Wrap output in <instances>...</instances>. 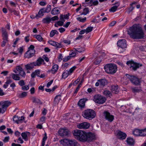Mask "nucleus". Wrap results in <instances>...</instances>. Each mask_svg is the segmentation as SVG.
<instances>
[{
    "label": "nucleus",
    "instance_id": "nucleus-1",
    "mask_svg": "<svg viewBox=\"0 0 146 146\" xmlns=\"http://www.w3.org/2000/svg\"><path fill=\"white\" fill-rule=\"evenodd\" d=\"M128 34L131 37L134 39H142L144 37L142 29L136 25H134L129 28L128 31Z\"/></svg>",
    "mask_w": 146,
    "mask_h": 146
},
{
    "label": "nucleus",
    "instance_id": "nucleus-2",
    "mask_svg": "<svg viewBox=\"0 0 146 146\" xmlns=\"http://www.w3.org/2000/svg\"><path fill=\"white\" fill-rule=\"evenodd\" d=\"M86 132L79 130H75L73 133V135L76 138L82 141H86Z\"/></svg>",
    "mask_w": 146,
    "mask_h": 146
},
{
    "label": "nucleus",
    "instance_id": "nucleus-3",
    "mask_svg": "<svg viewBox=\"0 0 146 146\" xmlns=\"http://www.w3.org/2000/svg\"><path fill=\"white\" fill-rule=\"evenodd\" d=\"M104 69L107 73L112 74L115 73L117 70V66L113 64H106L104 67Z\"/></svg>",
    "mask_w": 146,
    "mask_h": 146
},
{
    "label": "nucleus",
    "instance_id": "nucleus-4",
    "mask_svg": "<svg viewBox=\"0 0 146 146\" xmlns=\"http://www.w3.org/2000/svg\"><path fill=\"white\" fill-rule=\"evenodd\" d=\"M82 116L87 119L91 120L94 119L96 116L95 112L93 110L87 109L83 111L82 113Z\"/></svg>",
    "mask_w": 146,
    "mask_h": 146
},
{
    "label": "nucleus",
    "instance_id": "nucleus-5",
    "mask_svg": "<svg viewBox=\"0 0 146 146\" xmlns=\"http://www.w3.org/2000/svg\"><path fill=\"white\" fill-rule=\"evenodd\" d=\"M93 100L96 103L102 104L105 102L106 99L103 96L100 94H98L94 96Z\"/></svg>",
    "mask_w": 146,
    "mask_h": 146
},
{
    "label": "nucleus",
    "instance_id": "nucleus-6",
    "mask_svg": "<svg viewBox=\"0 0 146 146\" xmlns=\"http://www.w3.org/2000/svg\"><path fill=\"white\" fill-rule=\"evenodd\" d=\"M126 64L129 66L131 69L134 71L136 70L137 68L142 66L141 64L134 62L133 61H128Z\"/></svg>",
    "mask_w": 146,
    "mask_h": 146
},
{
    "label": "nucleus",
    "instance_id": "nucleus-7",
    "mask_svg": "<svg viewBox=\"0 0 146 146\" xmlns=\"http://www.w3.org/2000/svg\"><path fill=\"white\" fill-rule=\"evenodd\" d=\"M34 49V46L33 45H31L29 48V50L25 54V57L29 58L33 57L34 55L35 52V50Z\"/></svg>",
    "mask_w": 146,
    "mask_h": 146
},
{
    "label": "nucleus",
    "instance_id": "nucleus-8",
    "mask_svg": "<svg viewBox=\"0 0 146 146\" xmlns=\"http://www.w3.org/2000/svg\"><path fill=\"white\" fill-rule=\"evenodd\" d=\"M126 75L133 84L137 85L140 84V82L138 78L134 76L130 75L128 74H126Z\"/></svg>",
    "mask_w": 146,
    "mask_h": 146
},
{
    "label": "nucleus",
    "instance_id": "nucleus-9",
    "mask_svg": "<svg viewBox=\"0 0 146 146\" xmlns=\"http://www.w3.org/2000/svg\"><path fill=\"white\" fill-rule=\"evenodd\" d=\"M104 116L105 119L109 122H112L114 119V116L108 112L105 111L104 112Z\"/></svg>",
    "mask_w": 146,
    "mask_h": 146
},
{
    "label": "nucleus",
    "instance_id": "nucleus-10",
    "mask_svg": "<svg viewBox=\"0 0 146 146\" xmlns=\"http://www.w3.org/2000/svg\"><path fill=\"white\" fill-rule=\"evenodd\" d=\"M108 82L106 79H101L98 80L95 84L96 86H100L101 87H103L108 84Z\"/></svg>",
    "mask_w": 146,
    "mask_h": 146
},
{
    "label": "nucleus",
    "instance_id": "nucleus-11",
    "mask_svg": "<svg viewBox=\"0 0 146 146\" xmlns=\"http://www.w3.org/2000/svg\"><path fill=\"white\" fill-rule=\"evenodd\" d=\"M90 126V124L88 122H84L78 123L77 127L80 129H88Z\"/></svg>",
    "mask_w": 146,
    "mask_h": 146
},
{
    "label": "nucleus",
    "instance_id": "nucleus-12",
    "mask_svg": "<svg viewBox=\"0 0 146 146\" xmlns=\"http://www.w3.org/2000/svg\"><path fill=\"white\" fill-rule=\"evenodd\" d=\"M93 58H94V63L96 64H98L101 62L102 58L100 56H98L96 53H94L93 55Z\"/></svg>",
    "mask_w": 146,
    "mask_h": 146
},
{
    "label": "nucleus",
    "instance_id": "nucleus-13",
    "mask_svg": "<svg viewBox=\"0 0 146 146\" xmlns=\"http://www.w3.org/2000/svg\"><path fill=\"white\" fill-rule=\"evenodd\" d=\"M69 133L68 130L66 128L60 129L58 131V133L61 136H67Z\"/></svg>",
    "mask_w": 146,
    "mask_h": 146
},
{
    "label": "nucleus",
    "instance_id": "nucleus-14",
    "mask_svg": "<svg viewBox=\"0 0 146 146\" xmlns=\"http://www.w3.org/2000/svg\"><path fill=\"white\" fill-rule=\"evenodd\" d=\"M74 140L68 139H64L60 140V142L61 144L64 146H66L68 145L70 143L74 141Z\"/></svg>",
    "mask_w": 146,
    "mask_h": 146
},
{
    "label": "nucleus",
    "instance_id": "nucleus-15",
    "mask_svg": "<svg viewBox=\"0 0 146 146\" xmlns=\"http://www.w3.org/2000/svg\"><path fill=\"white\" fill-rule=\"evenodd\" d=\"M117 44L118 46L123 49L126 48L127 47L126 40L124 39L118 41Z\"/></svg>",
    "mask_w": 146,
    "mask_h": 146
},
{
    "label": "nucleus",
    "instance_id": "nucleus-16",
    "mask_svg": "<svg viewBox=\"0 0 146 146\" xmlns=\"http://www.w3.org/2000/svg\"><path fill=\"white\" fill-rule=\"evenodd\" d=\"M117 137L121 139H125L127 137L126 134L120 131H117Z\"/></svg>",
    "mask_w": 146,
    "mask_h": 146
},
{
    "label": "nucleus",
    "instance_id": "nucleus-17",
    "mask_svg": "<svg viewBox=\"0 0 146 146\" xmlns=\"http://www.w3.org/2000/svg\"><path fill=\"white\" fill-rule=\"evenodd\" d=\"M21 136L25 141H27L28 140L29 137L31 136V133L28 131H26L22 133Z\"/></svg>",
    "mask_w": 146,
    "mask_h": 146
},
{
    "label": "nucleus",
    "instance_id": "nucleus-18",
    "mask_svg": "<svg viewBox=\"0 0 146 146\" xmlns=\"http://www.w3.org/2000/svg\"><path fill=\"white\" fill-rule=\"evenodd\" d=\"M48 43L50 45L56 47L57 48H60L63 47V45L60 43L56 42L52 40H50Z\"/></svg>",
    "mask_w": 146,
    "mask_h": 146
},
{
    "label": "nucleus",
    "instance_id": "nucleus-19",
    "mask_svg": "<svg viewBox=\"0 0 146 146\" xmlns=\"http://www.w3.org/2000/svg\"><path fill=\"white\" fill-rule=\"evenodd\" d=\"M44 60L40 57L35 62H33L35 66H39L44 63Z\"/></svg>",
    "mask_w": 146,
    "mask_h": 146
},
{
    "label": "nucleus",
    "instance_id": "nucleus-20",
    "mask_svg": "<svg viewBox=\"0 0 146 146\" xmlns=\"http://www.w3.org/2000/svg\"><path fill=\"white\" fill-rule=\"evenodd\" d=\"M86 141H90L94 140L95 138V135L91 133H86Z\"/></svg>",
    "mask_w": 146,
    "mask_h": 146
},
{
    "label": "nucleus",
    "instance_id": "nucleus-21",
    "mask_svg": "<svg viewBox=\"0 0 146 146\" xmlns=\"http://www.w3.org/2000/svg\"><path fill=\"white\" fill-rule=\"evenodd\" d=\"M86 98L81 99L78 103V106L81 108H84L85 105V102L87 100Z\"/></svg>",
    "mask_w": 146,
    "mask_h": 146
},
{
    "label": "nucleus",
    "instance_id": "nucleus-22",
    "mask_svg": "<svg viewBox=\"0 0 146 146\" xmlns=\"http://www.w3.org/2000/svg\"><path fill=\"white\" fill-rule=\"evenodd\" d=\"M114 4L116 5L113 6L110 9H109L110 12H114L116 11L120 5L119 3L118 2L115 3Z\"/></svg>",
    "mask_w": 146,
    "mask_h": 146
},
{
    "label": "nucleus",
    "instance_id": "nucleus-23",
    "mask_svg": "<svg viewBox=\"0 0 146 146\" xmlns=\"http://www.w3.org/2000/svg\"><path fill=\"white\" fill-rule=\"evenodd\" d=\"M45 13L44 11V8H42L39 11L38 14L36 15V17L37 19H38L41 17L43 15V13Z\"/></svg>",
    "mask_w": 146,
    "mask_h": 146
},
{
    "label": "nucleus",
    "instance_id": "nucleus-24",
    "mask_svg": "<svg viewBox=\"0 0 146 146\" xmlns=\"http://www.w3.org/2000/svg\"><path fill=\"white\" fill-rule=\"evenodd\" d=\"M117 85L116 86L112 85L111 86V92L113 93L117 94L119 91Z\"/></svg>",
    "mask_w": 146,
    "mask_h": 146
},
{
    "label": "nucleus",
    "instance_id": "nucleus-25",
    "mask_svg": "<svg viewBox=\"0 0 146 146\" xmlns=\"http://www.w3.org/2000/svg\"><path fill=\"white\" fill-rule=\"evenodd\" d=\"M126 141L127 144L129 145H133L134 144V140L131 137H129L127 138Z\"/></svg>",
    "mask_w": 146,
    "mask_h": 146
},
{
    "label": "nucleus",
    "instance_id": "nucleus-26",
    "mask_svg": "<svg viewBox=\"0 0 146 146\" xmlns=\"http://www.w3.org/2000/svg\"><path fill=\"white\" fill-rule=\"evenodd\" d=\"M11 104V102L9 101H4L1 104L2 108L4 109L7 108Z\"/></svg>",
    "mask_w": 146,
    "mask_h": 146
},
{
    "label": "nucleus",
    "instance_id": "nucleus-27",
    "mask_svg": "<svg viewBox=\"0 0 146 146\" xmlns=\"http://www.w3.org/2000/svg\"><path fill=\"white\" fill-rule=\"evenodd\" d=\"M27 95V92H23L21 93H18L17 94V96L20 98H23L26 97Z\"/></svg>",
    "mask_w": 146,
    "mask_h": 146
},
{
    "label": "nucleus",
    "instance_id": "nucleus-28",
    "mask_svg": "<svg viewBox=\"0 0 146 146\" xmlns=\"http://www.w3.org/2000/svg\"><path fill=\"white\" fill-rule=\"evenodd\" d=\"M11 76L13 79L15 80H19L21 79L19 74L12 73Z\"/></svg>",
    "mask_w": 146,
    "mask_h": 146
},
{
    "label": "nucleus",
    "instance_id": "nucleus-29",
    "mask_svg": "<svg viewBox=\"0 0 146 146\" xmlns=\"http://www.w3.org/2000/svg\"><path fill=\"white\" fill-rule=\"evenodd\" d=\"M69 13L66 15H60V19L61 21H64V19H69Z\"/></svg>",
    "mask_w": 146,
    "mask_h": 146
},
{
    "label": "nucleus",
    "instance_id": "nucleus-30",
    "mask_svg": "<svg viewBox=\"0 0 146 146\" xmlns=\"http://www.w3.org/2000/svg\"><path fill=\"white\" fill-rule=\"evenodd\" d=\"M58 66L57 64H55L54 65L52 66L51 70V72L52 73L54 74L56 73L58 69Z\"/></svg>",
    "mask_w": 146,
    "mask_h": 146
},
{
    "label": "nucleus",
    "instance_id": "nucleus-31",
    "mask_svg": "<svg viewBox=\"0 0 146 146\" xmlns=\"http://www.w3.org/2000/svg\"><path fill=\"white\" fill-rule=\"evenodd\" d=\"M61 98L60 95L56 96L54 99V104L55 105L58 104L61 100Z\"/></svg>",
    "mask_w": 146,
    "mask_h": 146
},
{
    "label": "nucleus",
    "instance_id": "nucleus-32",
    "mask_svg": "<svg viewBox=\"0 0 146 146\" xmlns=\"http://www.w3.org/2000/svg\"><path fill=\"white\" fill-rule=\"evenodd\" d=\"M33 63L32 62L30 64H28L25 66V68L27 70H31L33 68L34 66Z\"/></svg>",
    "mask_w": 146,
    "mask_h": 146
},
{
    "label": "nucleus",
    "instance_id": "nucleus-33",
    "mask_svg": "<svg viewBox=\"0 0 146 146\" xmlns=\"http://www.w3.org/2000/svg\"><path fill=\"white\" fill-rule=\"evenodd\" d=\"M60 13L59 10L56 7L54 8L51 11V13L53 15L58 14Z\"/></svg>",
    "mask_w": 146,
    "mask_h": 146
},
{
    "label": "nucleus",
    "instance_id": "nucleus-34",
    "mask_svg": "<svg viewBox=\"0 0 146 146\" xmlns=\"http://www.w3.org/2000/svg\"><path fill=\"white\" fill-rule=\"evenodd\" d=\"M131 90L132 92L134 93L138 92L142 90L141 87H138L132 88Z\"/></svg>",
    "mask_w": 146,
    "mask_h": 146
},
{
    "label": "nucleus",
    "instance_id": "nucleus-35",
    "mask_svg": "<svg viewBox=\"0 0 146 146\" xmlns=\"http://www.w3.org/2000/svg\"><path fill=\"white\" fill-rule=\"evenodd\" d=\"M133 134L136 136H140V130L136 129L134 130L133 131Z\"/></svg>",
    "mask_w": 146,
    "mask_h": 146
},
{
    "label": "nucleus",
    "instance_id": "nucleus-36",
    "mask_svg": "<svg viewBox=\"0 0 146 146\" xmlns=\"http://www.w3.org/2000/svg\"><path fill=\"white\" fill-rule=\"evenodd\" d=\"M89 9L88 7L85 8L84 9L83 12L81 14V15H86L89 13Z\"/></svg>",
    "mask_w": 146,
    "mask_h": 146
},
{
    "label": "nucleus",
    "instance_id": "nucleus-37",
    "mask_svg": "<svg viewBox=\"0 0 146 146\" xmlns=\"http://www.w3.org/2000/svg\"><path fill=\"white\" fill-rule=\"evenodd\" d=\"M103 94L107 97H110V96L111 95L110 92L108 90H104L103 92Z\"/></svg>",
    "mask_w": 146,
    "mask_h": 146
},
{
    "label": "nucleus",
    "instance_id": "nucleus-38",
    "mask_svg": "<svg viewBox=\"0 0 146 146\" xmlns=\"http://www.w3.org/2000/svg\"><path fill=\"white\" fill-rule=\"evenodd\" d=\"M70 74L68 71L65 70L62 74V77L64 78H65Z\"/></svg>",
    "mask_w": 146,
    "mask_h": 146
},
{
    "label": "nucleus",
    "instance_id": "nucleus-39",
    "mask_svg": "<svg viewBox=\"0 0 146 146\" xmlns=\"http://www.w3.org/2000/svg\"><path fill=\"white\" fill-rule=\"evenodd\" d=\"M58 32L56 30H53L50 33V37H53L55 34L58 35Z\"/></svg>",
    "mask_w": 146,
    "mask_h": 146
},
{
    "label": "nucleus",
    "instance_id": "nucleus-40",
    "mask_svg": "<svg viewBox=\"0 0 146 146\" xmlns=\"http://www.w3.org/2000/svg\"><path fill=\"white\" fill-rule=\"evenodd\" d=\"M51 21V19L50 17H46L42 20V22L44 23H49Z\"/></svg>",
    "mask_w": 146,
    "mask_h": 146
},
{
    "label": "nucleus",
    "instance_id": "nucleus-41",
    "mask_svg": "<svg viewBox=\"0 0 146 146\" xmlns=\"http://www.w3.org/2000/svg\"><path fill=\"white\" fill-rule=\"evenodd\" d=\"M75 50L79 52H82L84 51L85 50V49L84 48L79 47L76 48H74Z\"/></svg>",
    "mask_w": 146,
    "mask_h": 146
},
{
    "label": "nucleus",
    "instance_id": "nucleus-42",
    "mask_svg": "<svg viewBox=\"0 0 146 146\" xmlns=\"http://www.w3.org/2000/svg\"><path fill=\"white\" fill-rule=\"evenodd\" d=\"M34 36L39 41H42L43 40V38L39 35H35Z\"/></svg>",
    "mask_w": 146,
    "mask_h": 146
},
{
    "label": "nucleus",
    "instance_id": "nucleus-43",
    "mask_svg": "<svg viewBox=\"0 0 146 146\" xmlns=\"http://www.w3.org/2000/svg\"><path fill=\"white\" fill-rule=\"evenodd\" d=\"M140 136H144L146 135V128L142 130H140Z\"/></svg>",
    "mask_w": 146,
    "mask_h": 146
},
{
    "label": "nucleus",
    "instance_id": "nucleus-44",
    "mask_svg": "<svg viewBox=\"0 0 146 146\" xmlns=\"http://www.w3.org/2000/svg\"><path fill=\"white\" fill-rule=\"evenodd\" d=\"M93 27H88L86 29H85L86 31V33L87 34L89 32H91L93 29Z\"/></svg>",
    "mask_w": 146,
    "mask_h": 146
},
{
    "label": "nucleus",
    "instance_id": "nucleus-45",
    "mask_svg": "<svg viewBox=\"0 0 146 146\" xmlns=\"http://www.w3.org/2000/svg\"><path fill=\"white\" fill-rule=\"evenodd\" d=\"M76 19L77 20L79 21L80 22L84 23L86 21V18L85 17L83 18H82L80 17H77Z\"/></svg>",
    "mask_w": 146,
    "mask_h": 146
},
{
    "label": "nucleus",
    "instance_id": "nucleus-46",
    "mask_svg": "<svg viewBox=\"0 0 146 146\" xmlns=\"http://www.w3.org/2000/svg\"><path fill=\"white\" fill-rule=\"evenodd\" d=\"M18 121L17 122V124H19L22 122L24 120V117L23 116H22L21 117H18Z\"/></svg>",
    "mask_w": 146,
    "mask_h": 146
},
{
    "label": "nucleus",
    "instance_id": "nucleus-47",
    "mask_svg": "<svg viewBox=\"0 0 146 146\" xmlns=\"http://www.w3.org/2000/svg\"><path fill=\"white\" fill-rule=\"evenodd\" d=\"M32 100H33V102L34 103H40V101L39 99L36 98L35 97H33L32 98Z\"/></svg>",
    "mask_w": 146,
    "mask_h": 146
},
{
    "label": "nucleus",
    "instance_id": "nucleus-48",
    "mask_svg": "<svg viewBox=\"0 0 146 146\" xmlns=\"http://www.w3.org/2000/svg\"><path fill=\"white\" fill-rule=\"evenodd\" d=\"M51 6L50 5H47L46 9H44V11L45 13H49L51 9Z\"/></svg>",
    "mask_w": 146,
    "mask_h": 146
},
{
    "label": "nucleus",
    "instance_id": "nucleus-49",
    "mask_svg": "<svg viewBox=\"0 0 146 146\" xmlns=\"http://www.w3.org/2000/svg\"><path fill=\"white\" fill-rule=\"evenodd\" d=\"M77 142L76 140H74L73 142L70 143L67 146H77Z\"/></svg>",
    "mask_w": 146,
    "mask_h": 146
},
{
    "label": "nucleus",
    "instance_id": "nucleus-50",
    "mask_svg": "<svg viewBox=\"0 0 146 146\" xmlns=\"http://www.w3.org/2000/svg\"><path fill=\"white\" fill-rule=\"evenodd\" d=\"M19 73V75H20L22 77H24L26 75V73L23 70L22 71H21V72H20Z\"/></svg>",
    "mask_w": 146,
    "mask_h": 146
},
{
    "label": "nucleus",
    "instance_id": "nucleus-51",
    "mask_svg": "<svg viewBox=\"0 0 146 146\" xmlns=\"http://www.w3.org/2000/svg\"><path fill=\"white\" fill-rule=\"evenodd\" d=\"M16 69L19 73L23 70L22 67L19 65L17 66L16 67Z\"/></svg>",
    "mask_w": 146,
    "mask_h": 146
},
{
    "label": "nucleus",
    "instance_id": "nucleus-52",
    "mask_svg": "<svg viewBox=\"0 0 146 146\" xmlns=\"http://www.w3.org/2000/svg\"><path fill=\"white\" fill-rule=\"evenodd\" d=\"M82 86V83H80L78 85L77 87L76 88L74 92V94H76L80 88Z\"/></svg>",
    "mask_w": 146,
    "mask_h": 146
},
{
    "label": "nucleus",
    "instance_id": "nucleus-53",
    "mask_svg": "<svg viewBox=\"0 0 146 146\" xmlns=\"http://www.w3.org/2000/svg\"><path fill=\"white\" fill-rule=\"evenodd\" d=\"M3 36L4 40L7 41V32L2 33Z\"/></svg>",
    "mask_w": 146,
    "mask_h": 146
},
{
    "label": "nucleus",
    "instance_id": "nucleus-54",
    "mask_svg": "<svg viewBox=\"0 0 146 146\" xmlns=\"http://www.w3.org/2000/svg\"><path fill=\"white\" fill-rule=\"evenodd\" d=\"M76 67V66H74L72 67L68 71L70 74H71L74 71Z\"/></svg>",
    "mask_w": 146,
    "mask_h": 146
},
{
    "label": "nucleus",
    "instance_id": "nucleus-55",
    "mask_svg": "<svg viewBox=\"0 0 146 146\" xmlns=\"http://www.w3.org/2000/svg\"><path fill=\"white\" fill-rule=\"evenodd\" d=\"M18 116H13V121L17 123V122L18 121Z\"/></svg>",
    "mask_w": 146,
    "mask_h": 146
},
{
    "label": "nucleus",
    "instance_id": "nucleus-56",
    "mask_svg": "<svg viewBox=\"0 0 146 146\" xmlns=\"http://www.w3.org/2000/svg\"><path fill=\"white\" fill-rule=\"evenodd\" d=\"M18 84L21 86H22L25 85V83L23 80H21L19 82Z\"/></svg>",
    "mask_w": 146,
    "mask_h": 146
},
{
    "label": "nucleus",
    "instance_id": "nucleus-57",
    "mask_svg": "<svg viewBox=\"0 0 146 146\" xmlns=\"http://www.w3.org/2000/svg\"><path fill=\"white\" fill-rule=\"evenodd\" d=\"M22 90H24L27 91L29 89V87L28 86H22Z\"/></svg>",
    "mask_w": 146,
    "mask_h": 146
},
{
    "label": "nucleus",
    "instance_id": "nucleus-58",
    "mask_svg": "<svg viewBox=\"0 0 146 146\" xmlns=\"http://www.w3.org/2000/svg\"><path fill=\"white\" fill-rule=\"evenodd\" d=\"M64 21H58L57 22V24L59 26H62L64 23Z\"/></svg>",
    "mask_w": 146,
    "mask_h": 146
},
{
    "label": "nucleus",
    "instance_id": "nucleus-59",
    "mask_svg": "<svg viewBox=\"0 0 146 146\" xmlns=\"http://www.w3.org/2000/svg\"><path fill=\"white\" fill-rule=\"evenodd\" d=\"M92 6H96L98 4L99 2L97 0H95L94 1H93L92 0Z\"/></svg>",
    "mask_w": 146,
    "mask_h": 146
},
{
    "label": "nucleus",
    "instance_id": "nucleus-60",
    "mask_svg": "<svg viewBox=\"0 0 146 146\" xmlns=\"http://www.w3.org/2000/svg\"><path fill=\"white\" fill-rule=\"evenodd\" d=\"M47 110L45 108H43L42 110V114L43 115H45L46 114Z\"/></svg>",
    "mask_w": 146,
    "mask_h": 146
},
{
    "label": "nucleus",
    "instance_id": "nucleus-61",
    "mask_svg": "<svg viewBox=\"0 0 146 146\" xmlns=\"http://www.w3.org/2000/svg\"><path fill=\"white\" fill-rule=\"evenodd\" d=\"M80 78L79 77H78V79L75 80L73 83V84L74 85H76L78 84V82L80 81Z\"/></svg>",
    "mask_w": 146,
    "mask_h": 146
},
{
    "label": "nucleus",
    "instance_id": "nucleus-62",
    "mask_svg": "<svg viewBox=\"0 0 146 146\" xmlns=\"http://www.w3.org/2000/svg\"><path fill=\"white\" fill-rule=\"evenodd\" d=\"M51 20H52L53 21H54L55 20H58V16H54L51 18H50Z\"/></svg>",
    "mask_w": 146,
    "mask_h": 146
},
{
    "label": "nucleus",
    "instance_id": "nucleus-63",
    "mask_svg": "<svg viewBox=\"0 0 146 146\" xmlns=\"http://www.w3.org/2000/svg\"><path fill=\"white\" fill-rule=\"evenodd\" d=\"M11 13H13L16 16H18L19 14V12L15 10L12 11H11Z\"/></svg>",
    "mask_w": 146,
    "mask_h": 146
},
{
    "label": "nucleus",
    "instance_id": "nucleus-64",
    "mask_svg": "<svg viewBox=\"0 0 146 146\" xmlns=\"http://www.w3.org/2000/svg\"><path fill=\"white\" fill-rule=\"evenodd\" d=\"M58 30L61 33H63L65 31V29L63 27H61L59 28Z\"/></svg>",
    "mask_w": 146,
    "mask_h": 146
}]
</instances>
